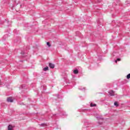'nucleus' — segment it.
Instances as JSON below:
<instances>
[{"instance_id": "f257e3e1", "label": "nucleus", "mask_w": 130, "mask_h": 130, "mask_svg": "<svg viewBox=\"0 0 130 130\" xmlns=\"http://www.w3.org/2000/svg\"><path fill=\"white\" fill-rule=\"evenodd\" d=\"M49 67L50 69H54V64H52V63H49Z\"/></svg>"}, {"instance_id": "f03ea898", "label": "nucleus", "mask_w": 130, "mask_h": 130, "mask_svg": "<svg viewBox=\"0 0 130 130\" xmlns=\"http://www.w3.org/2000/svg\"><path fill=\"white\" fill-rule=\"evenodd\" d=\"M109 94H110V96H114V91L113 90L109 91Z\"/></svg>"}, {"instance_id": "7ed1b4c3", "label": "nucleus", "mask_w": 130, "mask_h": 130, "mask_svg": "<svg viewBox=\"0 0 130 130\" xmlns=\"http://www.w3.org/2000/svg\"><path fill=\"white\" fill-rule=\"evenodd\" d=\"M13 99H12V98L9 97L7 98V102H10L12 103L13 102Z\"/></svg>"}, {"instance_id": "20e7f679", "label": "nucleus", "mask_w": 130, "mask_h": 130, "mask_svg": "<svg viewBox=\"0 0 130 130\" xmlns=\"http://www.w3.org/2000/svg\"><path fill=\"white\" fill-rule=\"evenodd\" d=\"M73 73L76 75L79 73V71L78 70H74Z\"/></svg>"}, {"instance_id": "39448f33", "label": "nucleus", "mask_w": 130, "mask_h": 130, "mask_svg": "<svg viewBox=\"0 0 130 130\" xmlns=\"http://www.w3.org/2000/svg\"><path fill=\"white\" fill-rule=\"evenodd\" d=\"M43 70L45 72H46V71H48V67L44 68Z\"/></svg>"}, {"instance_id": "423d86ee", "label": "nucleus", "mask_w": 130, "mask_h": 130, "mask_svg": "<svg viewBox=\"0 0 130 130\" xmlns=\"http://www.w3.org/2000/svg\"><path fill=\"white\" fill-rule=\"evenodd\" d=\"M95 106H96V104H90V107H94Z\"/></svg>"}, {"instance_id": "0eeeda50", "label": "nucleus", "mask_w": 130, "mask_h": 130, "mask_svg": "<svg viewBox=\"0 0 130 130\" xmlns=\"http://www.w3.org/2000/svg\"><path fill=\"white\" fill-rule=\"evenodd\" d=\"M115 106H116L117 107V106H118V104H117V102H115L114 103Z\"/></svg>"}, {"instance_id": "6e6552de", "label": "nucleus", "mask_w": 130, "mask_h": 130, "mask_svg": "<svg viewBox=\"0 0 130 130\" xmlns=\"http://www.w3.org/2000/svg\"><path fill=\"white\" fill-rule=\"evenodd\" d=\"M47 45H48V46H49V47L51 46V45H50V43L48 42L47 43Z\"/></svg>"}, {"instance_id": "1a4fd4ad", "label": "nucleus", "mask_w": 130, "mask_h": 130, "mask_svg": "<svg viewBox=\"0 0 130 130\" xmlns=\"http://www.w3.org/2000/svg\"><path fill=\"white\" fill-rule=\"evenodd\" d=\"M126 78L128 79H130V74H129L127 75Z\"/></svg>"}, {"instance_id": "9d476101", "label": "nucleus", "mask_w": 130, "mask_h": 130, "mask_svg": "<svg viewBox=\"0 0 130 130\" xmlns=\"http://www.w3.org/2000/svg\"><path fill=\"white\" fill-rule=\"evenodd\" d=\"M117 61H120V58H117V60H115V62H117Z\"/></svg>"}, {"instance_id": "9b49d317", "label": "nucleus", "mask_w": 130, "mask_h": 130, "mask_svg": "<svg viewBox=\"0 0 130 130\" xmlns=\"http://www.w3.org/2000/svg\"><path fill=\"white\" fill-rule=\"evenodd\" d=\"M45 123H42V124H41V125L42 126H44V125H45Z\"/></svg>"}, {"instance_id": "f8f14e48", "label": "nucleus", "mask_w": 130, "mask_h": 130, "mask_svg": "<svg viewBox=\"0 0 130 130\" xmlns=\"http://www.w3.org/2000/svg\"><path fill=\"white\" fill-rule=\"evenodd\" d=\"M3 85V83H2L1 81H0V85Z\"/></svg>"}, {"instance_id": "ddd939ff", "label": "nucleus", "mask_w": 130, "mask_h": 130, "mask_svg": "<svg viewBox=\"0 0 130 130\" xmlns=\"http://www.w3.org/2000/svg\"><path fill=\"white\" fill-rule=\"evenodd\" d=\"M97 119H99V117H96Z\"/></svg>"}]
</instances>
